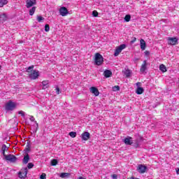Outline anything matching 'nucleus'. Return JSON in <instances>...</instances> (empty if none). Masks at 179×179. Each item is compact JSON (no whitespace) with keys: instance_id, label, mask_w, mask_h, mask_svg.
Here are the masks:
<instances>
[{"instance_id":"nucleus-1","label":"nucleus","mask_w":179,"mask_h":179,"mask_svg":"<svg viewBox=\"0 0 179 179\" xmlns=\"http://www.w3.org/2000/svg\"><path fill=\"white\" fill-rule=\"evenodd\" d=\"M94 62L95 65H97L98 66L103 65V62H104V58L103 57V55H101L100 53H96Z\"/></svg>"},{"instance_id":"nucleus-2","label":"nucleus","mask_w":179,"mask_h":179,"mask_svg":"<svg viewBox=\"0 0 179 179\" xmlns=\"http://www.w3.org/2000/svg\"><path fill=\"white\" fill-rule=\"evenodd\" d=\"M127 48L126 44H122V45L118 46L117 48H116V49L115 50L114 56L118 57V55H120V54H121L122 50H124V48Z\"/></svg>"},{"instance_id":"nucleus-3","label":"nucleus","mask_w":179,"mask_h":179,"mask_svg":"<svg viewBox=\"0 0 179 179\" xmlns=\"http://www.w3.org/2000/svg\"><path fill=\"white\" fill-rule=\"evenodd\" d=\"M15 108L16 103H15V102H13L12 101H8V103L6 104V110L7 111H12L15 110Z\"/></svg>"},{"instance_id":"nucleus-4","label":"nucleus","mask_w":179,"mask_h":179,"mask_svg":"<svg viewBox=\"0 0 179 179\" xmlns=\"http://www.w3.org/2000/svg\"><path fill=\"white\" fill-rule=\"evenodd\" d=\"M147 171H148V166L143 164L138 165L137 171L138 173H140V174H143V173H146Z\"/></svg>"},{"instance_id":"nucleus-5","label":"nucleus","mask_w":179,"mask_h":179,"mask_svg":"<svg viewBox=\"0 0 179 179\" xmlns=\"http://www.w3.org/2000/svg\"><path fill=\"white\" fill-rule=\"evenodd\" d=\"M59 12L61 15V16H66L67 15L69 14V11L68 10V8H66V7H61L59 10Z\"/></svg>"},{"instance_id":"nucleus-6","label":"nucleus","mask_w":179,"mask_h":179,"mask_svg":"<svg viewBox=\"0 0 179 179\" xmlns=\"http://www.w3.org/2000/svg\"><path fill=\"white\" fill-rule=\"evenodd\" d=\"M6 160H8L11 163H15L16 162V160H17V158L13 155H8L7 156H6Z\"/></svg>"},{"instance_id":"nucleus-7","label":"nucleus","mask_w":179,"mask_h":179,"mask_svg":"<svg viewBox=\"0 0 179 179\" xmlns=\"http://www.w3.org/2000/svg\"><path fill=\"white\" fill-rule=\"evenodd\" d=\"M40 76V73L36 70H34L33 72L29 74L30 79H32L33 80L37 79Z\"/></svg>"},{"instance_id":"nucleus-8","label":"nucleus","mask_w":179,"mask_h":179,"mask_svg":"<svg viewBox=\"0 0 179 179\" xmlns=\"http://www.w3.org/2000/svg\"><path fill=\"white\" fill-rule=\"evenodd\" d=\"M20 178H26L27 177V168H24L22 169L21 171L19 172Z\"/></svg>"},{"instance_id":"nucleus-9","label":"nucleus","mask_w":179,"mask_h":179,"mask_svg":"<svg viewBox=\"0 0 179 179\" xmlns=\"http://www.w3.org/2000/svg\"><path fill=\"white\" fill-rule=\"evenodd\" d=\"M26 6L27 8H31V6H34V5H36L37 3L36 0H27L26 1Z\"/></svg>"},{"instance_id":"nucleus-10","label":"nucleus","mask_w":179,"mask_h":179,"mask_svg":"<svg viewBox=\"0 0 179 179\" xmlns=\"http://www.w3.org/2000/svg\"><path fill=\"white\" fill-rule=\"evenodd\" d=\"M90 91L92 94H94V96H97L99 94H100V92H99V90L96 87H91L90 88Z\"/></svg>"},{"instance_id":"nucleus-11","label":"nucleus","mask_w":179,"mask_h":179,"mask_svg":"<svg viewBox=\"0 0 179 179\" xmlns=\"http://www.w3.org/2000/svg\"><path fill=\"white\" fill-rule=\"evenodd\" d=\"M124 143L125 145H132L134 143V141H132V137L127 136L123 140Z\"/></svg>"},{"instance_id":"nucleus-12","label":"nucleus","mask_w":179,"mask_h":179,"mask_svg":"<svg viewBox=\"0 0 179 179\" xmlns=\"http://www.w3.org/2000/svg\"><path fill=\"white\" fill-rule=\"evenodd\" d=\"M178 39L177 38H169L168 39V43L170 45H176L177 44Z\"/></svg>"},{"instance_id":"nucleus-13","label":"nucleus","mask_w":179,"mask_h":179,"mask_svg":"<svg viewBox=\"0 0 179 179\" xmlns=\"http://www.w3.org/2000/svg\"><path fill=\"white\" fill-rule=\"evenodd\" d=\"M81 136H82V139L83 141H88L89 138H90V133L87 132V131H85V132L82 134Z\"/></svg>"},{"instance_id":"nucleus-14","label":"nucleus","mask_w":179,"mask_h":179,"mask_svg":"<svg viewBox=\"0 0 179 179\" xmlns=\"http://www.w3.org/2000/svg\"><path fill=\"white\" fill-rule=\"evenodd\" d=\"M140 47L142 51H145V50H146V42L145 41V40H140Z\"/></svg>"},{"instance_id":"nucleus-15","label":"nucleus","mask_w":179,"mask_h":179,"mask_svg":"<svg viewBox=\"0 0 179 179\" xmlns=\"http://www.w3.org/2000/svg\"><path fill=\"white\" fill-rule=\"evenodd\" d=\"M148 66V63H146V60H144L143 62V64L141 65V72H142V73H143V72H145V71H146V69H148V68L146 67Z\"/></svg>"},{"instance_id":"nucleus-16","label":"nucleus","mask_w":179,"mask_h":179,"mask_svg":"<svg viewBox=\"0 0 179 179\" xmlns=\"http://www.w3.org/2000/svg\"><path fill=\"white\" fill-rule=\"evenodd\" d=\"M7 20L8 17L6 16V14H0V23H3V22H6Z\"/></svg>"},{"instance_id":"nucleus-17","label":"nucleus","mask_w":179,"mask_h":179,"mask_svg":"<svg viewBox=\"0 0 179 179\" xmlns=\"http://www.w3.org/2000/svg\"><path fill=\"white\" fill-rule=\"evenodd\" d=\"M29 160H30V156L29 155V154H27L26 155H24L22 159V162L24 163V164H27Z\"/></svg>"},{"instance_id":"nucleus-18","label":"nucleus","mask_w":179,"mask_h":179,"mask_svg":"<svg viewBox=\"0 0 179 179\" xmlns=\"http://www.w3.org/2000/svg\"><path fill=\"white\" fill-rule=\"evenodd\" d=\"M103 75H104L105 78H110L111 75H113V72H111V71H110V70H106L103 72Z\"/></svg>"},{"instance_id":"nucleus-19","label":"nucleus","mask_w":179,"mask_h":179,"mask_svg":"<svg viewBox=\"0 0 179 179\" xmlns=\"http://www.w3.org/2000/svg\"><path fill=\"white\" fill-rule=\"evenodd\" d=\"M43 89H48V80H44L42 82Z\"/></svg>"},{"instance_id":"nucleus-20","label":"nucleus","mask_w":179,"mask_h":179,"mask_svg":"<svg viewBox=\"0 0 179 179\" xmlns=\"http://www.w3.org/2000/svg\"><path fill=\"white\" fill-rule=\"evenodd\" d=\"M143 88L141 87H138L136 91V93L137 94H142V93H143Z\"/></svg>"},{"instance_id":"nucleus-21","label":"nucleus","mask_w":179,"mask_h":179,"mask_svg":"<svg viewBox=\"0 0 179 179\" xmlns=\"http://www.w3.org/2000/svg\"><path fill=\"white\" fill-rule=\"evenodd\" d=\"M159 70L162 72H167V69L166 68V66H164V64H161L159 66Z\"/></svg>"},{"instance_id":"nucleus-22","label":"nucleus","mask_w":179,"mask_h":179,"mask_svg":"<svg viewBox=\"0 0 179 179\" xmlns=\"http://www.w3.org/2000/svg\"><path fill=\"white\" fill-rule=\"evenodd\" d=\"M8 0H0V8H3L4 5H7Z\"/></svg>"},{"instance_id":"nucleus-23","label":"nucleus","mask_w":179,"mask_h":179,"mask_svg":"<svg viewBox=\"0 0 179 179\" xmlns=\"http://www.w3.org/2000/svg\"><path fill=\"white\" fill-rule=\"evenodd\" d=\"M60 177H61V178H66L69 177V173H62L60 174Z\"/></svg>"},{"instance_id":"nucleus-24","label":"nucleus","mask_w":179,"mask_h":179,"mask_svg":"<svg viewBox=\"0 0 179 179\" xmlns=\"http://www.w3.org/2000/svg\"><path fill=\"white\" fill-rule=\"evenodd\" d=\"M34 12H36V7H32L31 9L29 10L30 16H33L34 15Z\"/></svg>"},{"instance_id":"nucleus-25","label":"nucleus","mask_w":179,"mask_h":179,"mask_svg":"<svg viewBox=\"0 0 179 179\" xmlns=\"http://www.w3.org/2000/svg\"><path fill=\"white\" fill-rule=\"evenodd\" d=\"M124 75L126 76V78H129L131 76V71L130 70H126L124 71Z\"/></svg>"},{"instance_id":"nucleus-26","label":"nucleus","mask_w":179,"mask_h":179,"mask_svg":"<svg viewBox=\"0 0 179 179\" xmlns=\"http://www.w3.org/2000/svg\"><path fill=\"white\" fill-rule=\"evenodd\" d=\"M58 164V160L54 159L51 161V166H57Z\"/></svg>"},{"instance_id":"nucleus-27","label":"nucleus","mask_w":179,"mask_h":179,"mask_svg":"<svg viewBox=\"0 0 179 179\" xmlns=\"http://www.w3.org/2000/svg\"><path fill=\"white\" fill-rule=\"evenodd\" d=\"M36 20L41 23V22H42L43 20H44V17H41L40 15H38L37 16V18H36Z\"/></svg>"},{"instance_id":"nucleus-28","label":"nucleus","mask_w":179,"mask_h":179,"mask_svg":"<svg viewBox=\"0 0 179 179\" xmlns=\"http://www.w3.org/2000/svg\"><path fill=\"white\" fill-rule=\"evenodd\" d=\"M69 136L71 137V138H76V132L75 131H71L69 133Z\"/></svg>"},{"instance_id":"nucleus-29","label":"nucleus","mask_w":179,"mask_h":179,"mask_svg":"<svg viewBox=\"0 0 179 179\" xmlns=\"http://www.w3.org/2000/svg\"><path fill=\"white\" fill-rule=\"evenodd\" d=\"M8 147L6 146V145L3 144L2 145V148H1V150L2 152H6V150H8Z\"/></svg>"},{"instance_id":"nucleus-30","label":"nucleus","mask_w":179,"mask_h":179,"mask_svg":"<svg viewBox=\"0 0 179 179\" xmlns=\"http://www.w3.org/2000/svg\"><path fill=\"white\" fill-rule=\"evenodd\" d=\"M124 20H125V22H129V20H131V15H127L124 17Z\"/></svg>"},{"instance_id":"nucleus-31","label":"nucleus","mask_w":179,"mask_h":179,"mask_svg":"<svg viewBox=\"0 0 179 179\" xmlns=\"http://www.w3.org/2000/svg\"><path fill=\"white\" fill-rule=\"evenodd\" d=\"M118 90H120V86L118 85H115L113 87V92H118Z\"/></svg>"},{"instance_id":"nucleus-32","label":"nucleus","mask_w":179,"mask_h":179,"mask_svg":"<svg viewBox=\"0 0 179 179\" xmlns=\"http://www.w3.org/2000/svg\"><path fill=\"white\" fill-rule=\"evenodd\" d=\"M92 16H94V17H97V16H99V13L96 10H94L92 12Z\"/></svg>"},{"instance_id":"nucleus-33","label":"nucleus","mask_w":179,"mask_h":179,"mask_svg":"<svg viewBox=\"0 0 179 179\" xmlns=\"http://www.w3.org/2000/svg\"><path fill=\"white\" fill-rule=\"evenodd\" d=\"M45 31H50V25L48 24L45 25Z\"/></svg>"},{"instance_id":"nucleus-34","label":"nucleus","mask_w":179,"mask_h":179,"mask_svg":"<svg viewBox=\"0 0 179 179\" xmlns=\"http://www.w3.org/2000/svg\"><path fill=\"white\" fill-rule=\"evenodd\" d=\"M41 179H46L47 178V175L45 173H42L40 176Z\"/></svg>"},{"instance_id":"nucleus-35","label":"nucleus","mask_w":179,"mask_h":179,"mask_svg":"<svg viewBox=\"0 0 179 179\" xmlns=\"http://www.w3.org/2000/svg\"><path fill=\"white\" fill-rule=\"evenodd\" d=\"M33 167H34V164H33V163L28 164V165H27L28 169H33Z\"/></svg>"},{"instance_id":"nucleus-36","label":"nucleus","mask_w":179,"mask_h":179,"mask_svg":"<svg viewBox=\"0 0 179 179\" xmlns=\"http://www.w3.org/2000/svg\"><path fill=\"white\" fill-rule=\"evenodd\" d=\"M34 66H29L28 68H27V72H30V71H31V69H34Z\"/></svg>"},{"instance_id":"nucleus-37","label":"nucleus","mask_w":179,"mask_h":179,"mask_svg":"<svg viewBox=\"0 0 179 179\" xmlns=\"http://www.w3.org/2000/svg\"><path fill=\"white\" fill-rule=\"evenodd\" d=\"M18 114H20L22 117H24V112H23L22 110L19 111Z\"/></svg>"},{"instance_id":"nucleus-38","label":"nucleus","mask_w":179,"mask_h":179,"mask_svg":"<svg viewBox=\"0 0 179 179\" xmlns=\"http://www.w3.org/2000/svg\"><path fill=\"white\" fill-rule=\"evenodd\" d=\"M135 41H136V38L134 37V38H132V40L131 41V44H134V43H135Z\"/></svg>"},{"instance_id":"nucleus-39","label":"nucleus","mask_w":179,"mask_h":179,"mask_svg":"<svg viewBox=\"0 0 179 179\" xmlns=\"http://www.w3.org/2000/svg\"><path fill=\"white\" fill-rule=\"evenodd\" d=\"M56 93L57 94H59V88L58 87H56Z\"/></svg>"},{"instance_id":"nucleus-40","label":"nucleus","mask_w":179,"mask_h":179,"mask_svg":"<svg viewBox=\"0 0 179 179\" xmlns=\"http://www.w3.org/2000/svg\"><path fill=\"white\" fill-rule=\"evenodd\" d=\"M30 121H31L32 122H34V116H31L29 118Z\"/></svg>"},{"instance_id":"nucleus-41","label":"nucleus","mask_w":179,"mask_h":179,"mask_svg":"<svg viewBox=\"0 0 179 179\" xmlns=\"http://www.w3.org/2000/svg\"><path fill=\"white\" fill-rule=\"evenodd\" d=\"M117 176L116 174H113V175L112 176V178H113V179H117Z\"/></svg>"},{"instance_id":"nucleus-42","label":"nucleus","mask_w":179,"mask_h":179,"mask_svg":"<svg viewBox=\"0 0 179 179\" xmlns=\"http://www.w3.org/2000/svg\"><path fill=\"white\" fill-rule=\"evenodd\" d=\"M2 155L4 156L5 159H6V156H8V155L5 154V151H2Z\"/></svg>"},{"instance_id":"nucleus-43","label":"nucleus","mask_w":179,"mask_h":179,"mask_svg":"<svg viewBox=\"0 0 179 179\" xmlns=\"http://www.w3.org/2000/svg\"><path fill=\"white\" fill-rule=\"evenodd\" d=\"M136 86H141V83L140 82H138V83H136Z\"/></svg>"},{"instance_id":"nucleus-44","label":"nucleus","mask_w":179,"mask_h":179,"mask_svg":"<svg viewBox=\"0 0 179 179\" xmlns=\"http://www.w3.org/2000/svg\"><path fill=\"white\" fill-rule=\"evenodd\" d=\"M145 55H149V52L145 51Z\"/></svg>"},{"instance_id":"nucleus-45","label":"nucleus","mask_w":179,"mask_h":179,"mask_svg":"<svg viewBox=\"0 0 179 179\" xmlns=\"http://www.w3.org/2000/svg\"><path fill=\"white\" fill-rule=\"evenodd\" d=\"M78 179H85V178L80 176V177L78 178Z\"/></svg>"},{"instance_id":"nucleus-46","label":"nucleus","mask_w":179,"mask_h":179,"mask_svg":"<svg viewBox=\"0 0 179 179\" xmlns=\"http://www.w3.org/2000/svg\"><path fill=\"white\" fill-rule=\"evenodd\" d=\"M177 174H179V169L176 170Z\"/></svg>"},{"instance_id":"nucleus-47","label":"nucleus","mask_w":179,"mask_h":179,"mask_svg":"<svg viewBox=\"0 0 179 179\" xmlns=\"http://www.w3.org/2000/svg\"><path fill=\"white\" fill-rule=\"evenodd\" d=\"M35 123L36 124L37 127H38V123H37V122L35 121Z\"/></svg>"},{"instance_id":"nucleus-48","label":"nucleus","mask_w":179,"mask_h":179,"mask_svg":"<svg viewBox=\"0 0 179 179\" xmlns=\"http://www.w3.org/2000/svg\"><path fill=\"white\" fill-rule=\"evenodd\" d=\"M136 61H138V59H136Z\"/></svg>"}]
</instances>
